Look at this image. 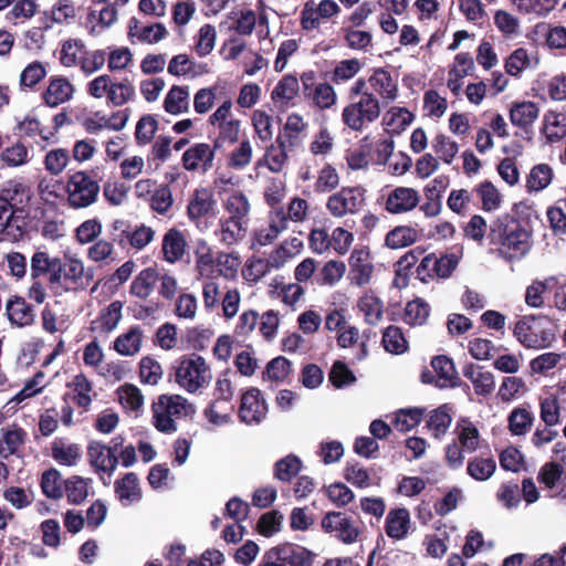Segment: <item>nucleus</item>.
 Segmentation results:
<instances>
[{"instance_id":"10","label":"nucleus","mask_w":566,"mask_h":566,"mask_svg":"<svg viewBox=\"0 0 566 566\" xmlns=\"http://www.w3.org/2000/svg\"><path fill=\"white\" fill-rule=\"evenodd\" d=\"M366 190L360 186L343 187L328 197L326 208L335 218L356 213L365 203Z\"/></svg>"},{"instance_id":"57","label":"nucleus","mask_w":566,"mask_h":566,"mask_svg":"<svg viewBox=\"0 0 566 566\" xmlns=\"http://www.w3.org/2000/svg\"><path fill=\"white\" fill-rule=\"evenodd\" d=\"M346 265L343 261L331 260L327 261L319 270L316 281L319 285H335L344 276Z\"/></svg>"},{"instance_id":"3","label":"nucleus","mask_w":566,"mask_h":566,"mask_svg":"<svg viewBox=\"0 0 566 566\" xmlns=\"http://www.w3.org/2000/svg\"><path fill=\"white\" fill-rule=\"evenodd\" d=\"M153 424L161 433L177 431L175 419L192 416L193 406L180 395H160L151 405Z\"/></svg>"},{"instance_id":"8","label":"nucleus","mask_w":566,"mask_h":566,"mask_svg":"<svg viewBox=\"0 0 566 566\" xmlns=\"http://www.w3.org/2000/svg\"><path fill=\"white\" fill-rule=\"evenodd\" d=\"M380 115V105L374 94H365L356 102L349 103L342 112L343 123L354 132H361Z\"/></svg>"},{"instance_id":"27","label":"nucleus","mask_w":566,"mask_h":566,"mask_svg":"<svg viewBox=\"0 0 566 566\" xmlns=\"http://www.w3.org/2000/svg\"><path fill=\"white\" fill-rule=\"evenodd\" d=\"M462 373L463 376L472 382L476 395L488 396L494 390L495 382L493 374L491 371H484L481 366L472 363L467 364Z\"/></svg>"},{"instance_id":"64","label":"nucleus","mask_w":566,"mask_h":566,"mask_svg":"<svg viewBox=\"0 0 566 566\" xmlns=\"http://www.w3.org/2000/svg\"><path fill=\"white\" fill-rule=\"evenodd\" d=\"M432 149L441 160L450 165L459 151V145L444 134H438L432 140Z\"/></svg>"},{"instance_id":"61","label":"nucleus","mask_w":566,"mask_h":566,"mask_svg":"<svg viewBox=\"0 0 566 566\" xmlns=\"http://www.w3.org/2000/svg\"><path fill=\"white\" fill-rule=\"evenodd\" d=\"M424 409L409 408L397 412L394 426L400 432H408L416 428L422 420Z\"/></svg>"},{"instance_id":"39","label":"nucleus","mask_w":566,"mask_h":566,"mask_svg":"<svg viewBox=\"0 0 566 566\" xmlns=\"http://www.w3.org/2000/svg\"><path fill=\"white\" fill-rule=\"evenodd\" d=\"M164 108L171 115L185 113L189 108V90L187 86L174 85L164 99Z\"/></svg>"},{"instance_id":"26","label":"nucleus","mask_w":566,"mask_h":566,"mask_svg":"<svg viewBox=\"0 0 566 566\" xmlns=\"http://www.w3.org/2000/svg\"><path fill=\"white\" fill-rule=\"evenodd\" d=\"M539 114L536 103L531 101L514 102L510 109V120L525 132L532 127Z\"/></svg>"},{"instance_id":"53","label":"nucleus","mask_w":566,"mask_h":566,"mask_svg":"<svg viewBox=\"0 0 566 566\" xmlns=\"http://www.w3.org/2000/svg\"><path fill=\"white\" fill-rule=\"evenodd\" d=\"M307 128V124L303 117L296 113L287 116L286 123L283 127V133L277 137H283L284 143L289 145V148L295 147L301 142L300 135Z\"/></svg>"},{"instance_id":"21","label":"nucleus","mask_w":566,"mask_h":566,"mask_svg":"<svg viewBox=\"0 0 566 566\" xmlns=\"http://www.w3.org/2000/svg\"><path fill=\"white\" fill-rule=\"evenodd\" d=\"M107 446L99 441H92L87 446L90 464L96 470L112 474L118 464V457L107 451Z\"/></svg>"},{"instance_id":"48","label":"nucleus","mask_w":566,"mask_h":566,"mask_svg":"<svg viewBox=\"0 0 566 566\" xmlns=\"http://www.w3.org/2000/svg\"><path fill=\"white\" fill-rule=\"evenodd\" d=\"M381 344L386 352L394 355H401L408 349V340L401 328L395 325H390L384 331Z\"/></svg>"},{"instance_id":"12","label":"nucleus","mask_w":566,"mask_h":566,"mask_svg":"<svg viewBox=\"0 0 566 566\" xmlns=\"http://www.w3.org/2000/svg\"><path fill=\"white\" fill-rule=\"evenodd\" d=\"M217 150L208 143H196L184 151L181 166L186 171L206 174L213 168Z\"/></svg>"},{"instance_id":"63","label":"nucleus","mask_w":566,"mask_h":566,"mask_svg":"<svg viewBox=\"0 0 566 566\" xmlns=\"http://www.w3.org/2000/svg\"><path fill=\"white\" fill-rule=\"evenodd\" d=\"M474 191L478 193L484 211H493L500 207L501 195L491 181L484 180L475 187Z\"/></svg>"},{"instance_id":"32","label":"nucleus","mask_w":566,"mask_h":566,"mask_svg":"<svg viewBox=\"0 0 566 566\" xmlns=\"http://www.w3.org/2000/svg\"><path fill=\"white\" fill-rule=\"evenodd\" d=\"M142 344V328L139 326H132L126 333L116 337L113 348L122 356H134L140 350Z\"/></svg>"},{"instance_id":"41","label":"nucleus","mask_w":566,"mask_h":566,"mask_svg":"<svg viewBox=\"0 0 566 566\" xmlns=\"http://www.w3.org/2000/svg\"><path fill=\"white\" fill-rule=\"evenodd\" d=\"M415 115L406 107H391L384 117V124L392 135L401 134L413 120Z\"/></svg>"},{"instance_id":"11","label":"nucleus","mask_w":566,"mask_h":566,"mask_svg":"<svg viewBox=\"0 0 566 566\" xmlns=\"http://www.w3.org/2000/svg\"><path fill=\"white\" fill-rule=\"evenodd\" d=\"M304 98L311 101L319 109L331 108L336 103V93L328 83H316L314 71L303 72L301 75Z\"/></svg>"},{"instance_id":"23","label":"nucleus","mask_w":566,"mask_h":566,"mask_svg":"<svg viewBox=\"0 0 566 566\" xmlns=\"http://www.w3.org/2000/svg\"><path fill=\"white\" fill-rule=\"evenodd\" d=\"M431 367L433 368L437 379L434 384L437 387H458L460 386V378L455 369L453 360L446 355L434 356L431 360Z\"/></svg>"},{"instance_id":"38","label":"nucleus","mask_w":566,"mask_h":566,"mask_svg":"<svg viewBox=\"0 0 566 566\" xmlns=\"http://www.w3.org/2000/svg\"><path fill=\"white\" fill-rule=\"evenodd\" d=\"M451 410L452 408L444 403L430 412L427 428L432 432L433 438L441 439L447 433L452 422Z\"/></svg>"},{"instance_id":"14","label":"nucleus","mask_w":566,"mask_h":566,"mask_svg":"<svg viewBox=\"0 0 566 566\" xmlns=\"http://www.w3.org/2000/svg\"><path fill=\"white\" fill-rule=\"evenodd\" d=\"M30 273L33 280L45 277L50 286L57 285L62 280V260L51 258L48 252L36 251L31 258Z\"/></svg>"},{"instance_id":"51","label":"nucleus","mask_w":566,"mask_h":566,"mask_svg":"<svg viewBox=\"0 0 566 566\" xmlns=\"http://www.w3.org/2000/svg\"><path fill=\"white\" fill-rule=\"evenodd\" d=\"M417 231L408 226H399L390 230L385 238V243L390 249H401L417 241Z\"/></svg>"},{"instance_id":"30","label":"nucleus","mask_w":566,"mask_h":566,"mask_svg":"<svg viewBox=\"0 0 566 566\" xmlns=\"http://www.w3.org/2000/svg\"><path fill=\"white\" fill-rule=\"evenodd\" d=\"M115 494L124 505H129L142 499V491L138 486V476L134 472H128L114 483Z\"/></svg>"},{"instance_id":"17","label":"nucleus","mask_w":566,"mask_h":566,"mask_svg":"<svg viewBox=\"0 0 566 566\" xmlns=\"http://www.w3.org/2000/svg\"><path fill=\"white\" fill-rule=\"evenodd\" d=\"M216 206L217 200L211 188H196L188 201L187 216L190 221L199 223L202 218L213 214Z\"/></svg>"},{"instance_id":"42","label":"nucleus","mask_w":566,"mask_h":566,"mask_svg":"<svg viewBox=\"0 0 566 566\" xmlns=\"http://www.w3.org/2000/svg\"><path fill=\"white\" fill-rule=\"evenodd\" d=\"M135 87L127 77L120 82L111 81V88H108L106 98L107 103L113 106H122L135 98Z\"/></svg>"},{"instance_id":"7","label":"nucleus","mask_w":566,"mask_h":566,"mask_svg":"<svg viewBox=\"0 0 566 566\" xmlns=\"http://www.w3.org/2000/svg\"><path fill=\"white\" fill-rule=\"evenodd\" d=\"M316 554L292 543H284L268 549L259 566H313Z\"/></svg>"},{"instance_id":"36","label":"nucleus","mask_w":566,"mask_h":566,"mask_svg":"<svg viewBox=\"0 0 566 566\" xmlns=\"http://www.w3.org/2000/svg\"><path fill=\"white\" fill-rule=\"evenodd\" d=\"M195 260L196 270L200 276L213 277L217 268V258L213 256L211 248L202 239L196 242Z\"/></svg>"},{"instance_id":"25","label":"nucleus","mask_w":566,"mask_h":566,"mask_svg":"<svg viewBox=\"0 0 566 566\" xmlns=\"http://www.w3.org/2000/svg\"><path fill=\"white\" fill-rule=\"evenodd\" d=\"M0 198L19 213L29 212L27 207L31 200V193L28 186L10 182L8 187L0 190Z\"/></svg>"},{"instance_id":"45","label":"nucleus","mask_w":566,"mask_h":566,"mask_svg":"<svg viewBox=\"0 0 566 566\" xmlns=\"http://www.w3.org/2000/svg\"><path fill=\"white\" fill-rule=\"evenodd\" d=\"M358 308L365 315V322L369 325H377L384 315V303L375 294H365L358 300Z\"/></svg>"},{"instance_id":"34","label":"nucleus","mask_w":566,"mask_h":566,"mask_svg":"<svg viewBox=\"0 0 566 566\" xmlns=\"http://www.w3.org/2000/svg\"><path fill=\"white\" fill-rule=\"evenodd\" d=\"M52 458L61 465L73 467L82 457V450L78 444H67L61 438H56L51 446Z\"/></svg>"},{"instance_id":"2","label":"nucleus","mask_w":566,"mask_h":566,"mask_svg":"<svg viewBox=\"0 0 566 566\" xmlns=\"http://www.w3.org/2000/svg\"><path fill=\"white\" fill-rule=\"evenodd\" d=\"M513 335L525 348L544 349L556 339L555 326L545 315H526L513 327Z\"/></svg>"},{"instance_id":"47","label":"nucleus","mask_w":566,"mask_h":566,"mask_svg":"<svg viewBox=\"0 0 566 566\" xmlns=\"http://www.w3.org/2000/svg\"><path fill=\"white\" fill-rule=\"evenodd\" d=\"M302 470V461L295 454H289L274 463L273 475L282 482H291Z\"/></svg>"},{"instance_id":"33","label":"nucleus","mask_w":566,"mask_h":566,"mask_svg":"<svg viewBox=\"0 0 566 566\" xmlns=\"http://www.w3.org/2000/svg\"><path fill=\"white\" fill-rule=\"evenodd\" d=\"M371 87L382 97L394 101L397 97V83L391 74L384 67L374 70V73L368 78Z\"/></svg>"},{"instance_id":"56","label":"nucleus","mask_w":566,"mask_h":566,"mask_svg":"<svg viewBox=\"0 0 566 566\" xmlns=\"http://www.w3.org/2000/svg\"><path fill=\"white\" fill-rule=\"evenodd\" d=\"M300 83L297 77L292 74H286L275 85L271 97L273 101L289 102L297 95Z\"/></svg>"},{"instance_id":"62","label":"nucleus","mask_w":566,"mask_h":566,"mask_svg":"<svg viewBox=\"0 0 566 566\" xmlns=\"http://www.w3.org/2000/svg\"><path fill=\"white\" fill-rule=\"evenodd\" d=\"M226 210L230 213L231 219L248 222L250 203L245 195L234 192L228 197Z\"/></svg>"},{"instance_id":"13","label":"nucleus","mask_w":566,"mask_h":566,"mask_svg":"<svg viewBox=\"0 0 566 566\" xmlns=\"http://www.w3.org/2000/svg\"><path fill=\"white\" fill-rule=\"evenodd\" d=\"M268 406L262 392L256 387L249 388L241 396L238 410L240 420L247 424L260 423L266 416Z\"/></svg>"},{"instance_id":"20","label":"nucleus","mask_w":566,"mask_h":566,"mask_svg":"<svg viewBox=\"0 0 566 566\" xmlns=\"http://www.w3.org/2000/svg\"><path fill=\"white\" fill-rule=\"evenodd\" d=\"M29 212L19 213L17 210L10 212L0 226V242L18 243L28 235Z\"/></svg>"},{"instance_id":"16","label":"nucleus","mask_w":566,"mask_h":566,"mask_svg":"<svg viewBox=\"0 0 566 566\" xmlns=\"http://www.w3.org/2000/svg\"><path fill=\"white\" fill-rule=\"evenodd\" d=\"M348 279L357 286L367 285L374 272V264L368 248L354 249L348 259Z\"/></svg>"},{"instance_id":"52","label":"nucleus","mask_w":566,"mask_h":566,"mask_svg":"<svg viewBox=\"0 0 566 566\" xmlns=\"http://www.w3.org/2000/svg\"><path fill=\"white\" fill-rule=\"evenodd\" d=\"M41 489L49 499L59 500L63 496L64 480L59 470L51 468L42 473Z\"/></svg>"},{"instance_id":"5","label":"nucleus","mask_w":566,"mask_h":566,"mask_svg":"<svg viewBox=\"0 0 566 566\" xmlns=\"http://www.w3.org/2000/svg\"><path fill=\"white\" fill-rule=\"evenodd\" d=\"M321 526L325 533L333 535L342 543L353 544L358 541L364 523L356 511H333L323 516Z\"/></svg>"},{"instance_id":"50","label":"nucleus","mask_w":566,"mask_h":566,"mask_svg":"<svg viewBox=\"0 0 566 566\" xmlns=\"http://www.w3.org/2000/svg\"><path fill=\"white\" fill-rule=\"evenodd\" d=\"M496 470V462L492 457H474L468 461L467 472L476 481L489 480Z\"/></svg>"},{"instance_id":"19","label":"nucleus","mask_w":566,"mask_h":566,"mask_svg":"<svg viewBox=\"0 0 566 566\" xmlns=\"http://www.w3.org/2000/svg\"><path fill=\"white\" fill-rule=\"evenodd\" d=\"M74 85L67 77L55 75L49 78V85L42 93V99L49 107H56L69 102L74 94Z\"/></svg>"},{"instance_id":"22","label":"nucleus","mask_w":566,"mask_h":566,"mask_svg":"<svg viewBox=\"0 0 566 566\" xmlns=\"http://www.w3.org/2000/svg\"><path fill=\"white\" fill-rule=\"evenodd\" d=\"M6 315L11 325L30 326L34 322L33 307L22 296L13 295L6 304Z\"/></svg>"},{"instance_id":"18","label":"nucleus","mask_w":566,"mask_h":566,"mask_svg":"<svg viewBox=\"0 0 566 566\" xmlns=\"http://www.w3.org/2000/svg\"><path fill=\"white\" fill-rule=\"evenodd\" d=\"M420 202L419 192L409 187H397L391 190L385 202V210L390 214L412 211Z\"/></svg>"},{"instance_id":"28","label":"nucleus","mask_w":566,"mask_h":566,"mask_svg":"<svg viewBox=\"0 0 566 566\" xmlns=\"http://www.w3.org/2000/svg\"><path fill=\"white\" fill-rule=\"evenodd\" d=\"M123 303L114 301L104 307L96 319L91 322V331L108 334L114 331L122 319Z\"/></svg>"},{"instance_id":"58","label":"nucleus","mask_w":566,"mask_h":566,"mask_svg":"<svg viewBox=\"0 0 566 566\" xmlns=\"http://www.w3.org/2000/svg\"><path fill=\"white\" fill-rule=\"evenodd\" d=\"M534 417L525 408H515L509 416V429L514 436H523L530 431Z\"/></svg>"},{"instance_id":"60","label":"nucleus","mask_w":566,"mask_h":566,"mask_svg":"<svg viewBox=\"0 0 566 566\" xmlns=\"http://www.w3.org/2000/svg\"><path fill=\"white\" fill-rule=\"evenodd\" d=\"M247 222L227 218L221 220L220 241L231 245L244 237Z\"/></svg>"},{"instance_id":"54","label":"nucleus","mask_w":566,"mask_h":566,"mask_svg":"<svg viewBox=\"0 0 566 566\" xmlns=\"http://www.w3.org/2000/svg\"><path fill=\"white\" fill-rule=\"evenodd\" d=\"M158 130V120L155 115H143L135 127V140L138 146H146L153 142Z\"/></svg>"},{"instance_id":"44","label":"nucleus","mask_w":566,"mask_h":566,"mask_svg":"<svg viewBox=\"0 0 566 566\" xmlns=\"http://www.w3.org/2000/svg\"><path fill=\"white\" fill-rule=\"evenodd\" d=\"M69 387L74 391L73 402L84 411H87L92 403L90 394L93 391V385L90 379L81 373L74 376L72 382L69 384Z\"/></svg>"},{"instance_id":"37","label":"nucleus","mask_w":566,"mask_h":566,"mask_svg":"<svg viewBox=\"0 0 566 566\" xmlns=\"http://www.w3.org/2000/svg\"><path fill=\"white\" fill-rule=\"evenodd\" d=\"M92 479L82 478L80 475H71L64 480L63 495H66L70 504H82L88 496L90 484Z\"/></svg>"},{"instance_id":"59","label":"nucleus","mask_w":566,"mask_h":566,"mask_svg":"<svg viewBox=\"0 0 566 566\" xmlns=\"http://www.w3.org/2000/svg\"><path fill=\"white\" fill-rule=\"evenodd\" d=\"M149 207L159 214H166L174 205V197L168 184L159 185L151 197H149Z\"/></svg>"},{"instance_id":"1","label":"nucleus","mask_w":566,"mask_h":566,"mask_svg":"<svg viewBox=\"0 0 566 566\" xmlns=\"http://www.w3.org/2000/svg\"><path fill=\"white\" fill-rule=\"evenodd\" d=\"M526 211H531V207L523 202L514 203L512 213L499 216L490 224V245L507 262L521 260L532 249L533 230Z\"/></svg>"},{"instance_id":"43","label":"nucleus","mask_w":566,"mask_h":566,"mask_svg":"<svg viewBox=\"0 0 566 566\" xmlns=\"http://www.w3.org/2000/svg\"><path fill=\"white\" fill-rule=\"evenodd\" d=\"M455 432L463 450L474 452L479 448V430L469 419L461 418L457 423Z\"/></svg>"},{"instance_id":"31","label":"nucleus","mask_w":566,"mask_h":566,"mask_svg":"<svg viewBox=\"0 0 566 566\" xmlns=\"http://www.w3.org/2000/svg\"><path fill=\"white\" fill-rule=\"evenodd\" d=\"M159 280V272L155 268L142 270L132 281L129 293L140 300H146L154 291Z\"/></svg>"},{"instance_id":"24","label":"nucleus","mask_w":566,"mask_h":566,"mask_svg":"<svg viewBox=\"0 0 566 566\" xmlns=\"http://www.w3.org/2000/svg\"><path fill=\"white\" fill-rule=\"evenodd\" d=\"M410 514L405 507L392 509L388 512L385 521V532L392 539H403L409 531Z\"/></svg>"},{"instance_id":"46","label":"nucleus","mask_w":566,"mask_h":566,"mask_svg":"<svg viewBox=\"0 0 566 566\" xmlns=\"http://www.w3.org/2000/svg\"><path fill=\"white\" fill-rule=\"evenodd\" d=\"M430 315V305L422 298L409 301L405 306L403 322L410 326L423 325Z\"/></svg>"},{"instance_id":"49","label":"nucleus","mask_w":566,"mask_h":566,"mask_svg":"<svg viewBox=\"0 0 566 566\" xmlns=\"http://www.w3.org/2000/svg\"><path fill=\"white\" fill-rule=\"evenodd\" d=\"M554 177L553 169L547 164L535 165L527 176L526 188L528 192H538L552 182Z\"/></svg>"},{"instance_id":"15","label":"nucleus","mask_w":566,"mask_h":566,"mask_svg":"<svg viewBox=\"0 0 566 566\" xmlns=\"http://www.w3.org/2000/svg\"><path fill=\"white\" fill-rule=\"evenodd\" d=\"M93 280V270L87 271L81 260L71 258L66 262H62V280L61 285L64 291H82L85 290Z\"/></svg>"},{"instance_id":"4","label":"nucleus","mask_w":566,"mask_h":566,"mask_svg":"<svg viewBox=\"0 0 566 566\" xmlns=\"http://www.w3.org/2000/svg\"><path fill=\"white\" fill-rule=\"evenodd\" d=\"M97 170H80L72 174L66 182L67 203L74 209L87 208L95 203L101 190Z\"/></svg>"},{"instance_id":"35","label":"nucleus","mask_w":566,"mask_h":566,"mask_svg":"<svg viewBox=\"0 0 566 566\" xmlns=\"http://www.w3.org/2000/svg\"><path fill=\"white\" fill-rule=\"evenodd\" d=\"M186 249V240L181 231L178 229H170L166 232L163 239V253L164 258L169 263L179 261Z\"/></svg>"},{"instance_id":"9","label":"nucleus","mask_w":566,"mask_h":566,"mask_svg":"<svg viewBox=\"0 0 566 566\" xmlns=\"http://www.w3.org/2000/svg\"><path fill=\"white\" fill-rule=\"evenodd\" d=\"M214 399L205 409V417L213 424H222L229 421L230 415L234 411V406L231 405L233 398V390L230 379L224 377L218 378L213 392Z\"/></svg>"},{"instance_id":"55","label":"nucleus","mask_w":566,"mask_h":566,"mask_svg":"<svg viewBox=\"0 0 566 566\" xmlns=\"http://www.w3.org/2000/svg\"><path fill=\"white\" fill-rule=\"evenodd\" d=\"M556 283L555 277H548L545 281L535 280L525 291V303L533 308H539L544 305V294Z\"/></svg>"},{"instance_id":"29","label":"nucleus","mask_w":566,"mask_h":566,"mask_svg":"<svg viewBox=\"0 0 566 566\" xmlns=\"http://www.w3.org/2000/svg\"><path fill=\"white\" fill-rule=\"evenodd\" d=\"M1 432L0 458L7 460L17 454L19 449L24 446L28 434L23 428L17 424H13L11 429H1Z\"/></svg>"},{"instance_id":"6","label":"nucleus","mask_w":566,"mask_h":566,"mask_svg":"<svg viewBox=\"0 0 566 566\" xmlns=\"http://www.w3.org/2000/svg\"><path fill=\"white\" fill-rule=\"evenodd\" d=\"M172 368L176 382L188 392H196L211 378L205 359L197 354L181 356L175 361Z\"/></svg>"},{"instance_id":"40","label":"nucleus","mask_w":566,"mask_h":566,"mask_svg":"<svg viewBox=\"0 0 566 566\" xmlns=\"http://www.w3.org/2000/svg\"><path fill=\"white\" fill-rule=\"evenodd\" d=\"M289 145L284 143L283 137H276L275 144H271L265 151L264 159L268 168L272 172H281L289 159L286 148Z\"/></svg>"}]
</instances>
